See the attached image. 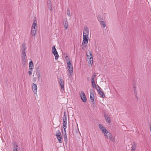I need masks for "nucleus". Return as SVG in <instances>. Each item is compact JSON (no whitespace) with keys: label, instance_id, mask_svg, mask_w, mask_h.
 Wrapping results in <instances>:
<instances>
[{"label":"nucleus","instance_id":"39","mask_svg":"<svg viewBox=\"0 0 151 151\" xmlns=\"http://www.w3.org/2000/svg\"><path fill=\"white\" fill-rule=\"evenodd\" d=\"M37 78L39 80L40 78V75H39V76H37Z\"/></svg>","mask_w":151,"mask_h":151},{"label":"nucleus","instance_id":"16","mask_svg":"<svg viewBox=\"0 0 151 151\" xmlns=\"http://www.w3.org/2000/svg\"><path fill=\"white\" fill-rule=\"evenodd\" d=\"M99 127L101 130V131L103 132L106 131V129L101 124H99Z\"/></svg>","mask_w":151,"mask_h":151},{"label":"nucleus","instance_id":"8","mask_svg":"<svg viewBox=\"0 0 151 151\" xmlns=\"http://www.w3.org/2000/svg\"><path fill=\"white\" fill-rule=\"evenodd\" d=\"M68 69V70L69 74V76H72L73 74V67L72 66H67Z\"/></svg>","mask_w":151,"mask_h":151},{"label":"nucleus","instance_id":"20","mask_svg":"<svg viewBox=\"0 0 151 151\" xmlns=\"http://www.w3.org/2000/svg\"><path fill=\"white\" fill-rule=\"evenodd\" d=\"M91 82L92 83V86L93 88H96V83L94 81V80H91Z\"/></svg>","mask_w":151,"mask_h":151},{"label":"nucleus","instance_id":"9","mask_svg":"<svg viewBox=\"0 0 151 151\" xmlns=\"http://www.w3.org/2000/svg\"><path fill=\"white\" fill-rule=\"evenodd\" d=\"M89 29L88 27H86L83 29V35H88Z\"/></svg>","mask_w":151,"mask_h":151},{"label":"nucleus","instance_id":"18","mask_svg":"<svg viewBox=\"0 0 151 151\" xmlns=\"http://www.w3.org/2000/svg\"><path fill=\"white\" fill-rule=\"evenodd\" d=\"M83 40L85 41H87L88 42V39H89L88 35H83Z\"/></svg>","mask_w":151,"mask_h":151},{"label":"nucleus","instance_id":"3","mask_svg":"<svg viewBox=\"0 0 151 151\" xmlns=\"http://www.w3.org/2000/svg\"><path fill=\"white\" fill-rule=\"evenodd\" d=\"M55 135L57 137L59 142L60 143H61L62 142V136L60 132V130H58L56 131Z\"/></svg>","mask_w":151,"mask_h":151},{"label":"nucleus","instance_id":"29","mask_svg":"<svg viewBox=\"0 0 151 151\" xmlns=\"http://www.w3.org/2000/svg\"><path fill=\"white\" fill-rule=\"evenodd\" d=\"M36 74L37 76H39V75H40V72L39 70H37V71L36 73Z\"/></svg>","mask_w":151,"mask_h":151},{"label":"nucleus","instance_id":"7","mask_svg":"<svg viewBox=\"0 0 151 151\" xmlns=\"http://www.w3.org/2000/svg\"><path fill=\"white\" fill-rule=\"evenodd\" d=\"M106 137L112 141H114V137L112 136L111 134L109 132L107 135H106Z\"/></svg>","mask_w":151,"mask_h":151},{"label":"nucleus","instance_id":"34","mask_svg":"<svg viewBox=\"0 0 151 151\" xmlns=\"http://www.w3.org/2000/svg\"><path fill=\"white\" fill-rule=\"evenodd\" d=\"M33 68V66L29 65V68L30 70H32Z\"/></svg>","mask_w":151,"mask_h":151},{"label":"nucleus","instance_id":"41","mask_svg":"<svg viewBox=\"0 0 151 151\" xmlns=\"http://www.w3.org/2000/svg\"><path fill=\"white\" fill-rule=\"evenodd\" d=\"M97 86H98V88H98V89H100V90L101 89V88H100V87L98 85H97Z\"/></svg>","mask_w":151,"mask_h":151},{"label":"nucleus","instance_id":"13","mask_svg":"<svg viewBox=\"0 0 151 151\" xmlns=\"http://www.w3.org/2000/svg\"><path fill=\"white\" fill-rule=\"evenodd\" d=\"M96 89L97 90L99 93L101 95V96L102 98H104L105 97V95L103 91H101L100 89H98L97 88H96Z\"/></svg>","mask_w":151,"mask_h":151},{"label":"nucleus","instance_id":"6","mask_svg":"<svg viewBox=\"0 0 151 151\" xmlns=\"http://www.w3.org/2000/svg\"><path fill=\"white\" fill-rule=\"evenodd\" d=\"M32 88L34 94H37V86L36 84L33 83L32 84Z\"/></svg>","mask_w":151,"mask_h":151},{"label":"nucleus","instance_id":"10","mask_svg":"<svg viewBox=\"0 0 151 151\" xmlns=\"http://www.w3.org/2000/svg\"><path fill=\"white\" fill-rule=\"evenodd\" d=\"M88 42L87 41H85L83 40L82 43V48L83 49L85 50L86 48V46L87 45Z\"/></svg>","mask_w":151,"mask_h":151},{"label":"nucleus","instance_id":"12","mask_svg":"<svg viewBox=\"0 0 151 151\" xmlns=\"http://www.w3.org/2000/svg\"><path fill=\"white\" fill-rule=\"evenodd\" d=\"M37 31V29H31V33L33 36H35L36 35Z\"/></svg>","mask_w":151,"mask_h":151},{"label":"nucleus","instance_id":"5","mask_svg":"<svg viewBox=\"0 0 151 151\" xmlns=\"http://www.w3.org/2000/svg\"><path fill=\"white\" fill-rule=\"evenodd\" d=\"M81 97L82 101L83 102H86L87 99L84 92L83 91L81 92Z\"/></svg>","mask_w":151,"mask_h":151},{"label":"nucleus","instance_id":"25","mask_svg":"<svg viewBox=\"0 0 151 151\" xmlns=\"http://www.w3.org/2000/svg\"><path fill=\"white\" fill-rule=\"evenodd\" d=\"M47 6L49 8V10L51 11V3L50 1L47 2Z\"/></svg>","mask_w":151,"mask_h":151},{"label":"nucleus","instance_id":"42","mask_svg":"<svg viewBox=\"0 0 151 151\" xmlns=\"http://www.w3.org/2000/svg\"><path fill=\"white\" fill-rule=\"evenodd\" d=\"M89 78H88V77L87 78V79L88 80H89Z\"/></svg>","mask_w":151,"mask_h":151},{"label":"nucleus","instance_id":"22","mask_svg":"<svg viewBox=\"0 0 151 151\" xmlns=\"http://www.w3.org/2000/svg\"><path fill=\"white\" fill-rule=\"evenodd\" d=\"M63 128L64 129V132H65V131H66L65 129H66V128L67 127H66L67 122H63Z\"/></svg>","mask_w":151,"mask_h":151},{"label":"nucleus","instance_id":"11","mask_svg":"<svg viewBox=\"0 0 151 151\" xmlns=\"http://www.w3.org/2000/svg\"><path fill=\"white\" fill-rule=\"evenodd\" d=\"M104 117L105 118L106 121L108 123H111L110 118L108 115L104 114Z\"/></svg>","mask_w":151,"mask_h":151},{"label":"nucleus","instance_id":"2","mask_svg":"<svg viewBox=\"0 0 151 151\" xmlns=\"http://www.w3.org/2000/svg\"><path fill=\"white\" fill-rule=\"evenodd\" d=\"M52 53L55 56V59L57 60L58 58L59 55L58 52L55 48V46L54 45L52 48Z\"/></svg>","mask_w":151,"mask_h":151},{"label":"nucleus","instance_id":"24","mask_svg":"<svg viewBox=\"0 0 151 151\" xmlns=\"http://www.w3.org/2000/svg\"><path fill=\"white\" fill-rule=\"evenodd\" d=\"M65 58L67 63L69 62H71V60L69 57L68 56H65Z\"/></svg>","mask_w":151,"mask_h":151},{"label":"nucleus","instance_id":"28","mask_svg":"<svg viewBox=\"0 0 151 151\" xmlns=\"http://www.w3.org/2000/svg\"><path fill=\"white\" fill-rule=\"evenodd\" d=\"M67 14L69 16H70L71 15L70 14V9L69 8H68L67 9Z\"/></svg>","mask_w":151,"mask_h":151},{"label":"nucleus","instance_id":"19","mask_svg":"<svg viewBox=\"0 0 151 151\" xmlns=\"http://www.w3.org/2000/svg\"><path fill=\"white\" fill-rule=\"evenodd\" d=\"M67 116L66 112H64V115L63 116V122H67Z\"/></svg>","mask_w":151,"mask_h":151},{"label":"nucleus","instance_id":"14","mask_svg":"<svg viewBox=\"0 0 151 151\" xmlns=\"http://www.w3.org/2000/svg\"><path fill=\"white\" fill-rule=\"evenodd\" d=\"M60 84L61 86L62 90H64V82L63 80L60 79L59 81Z\"/></svg>","mask_w":151,"mask_h":151},{"label":"nucleus","instance_id":"17","mask_svg":"<svg viewBox=\"0 0 151 151\" xmlns=\"http://www.w3.org/2000/svg\"><path fill=\"white\" fill-rule=\"evenodd\" d=\"M63 25L66 29H67L68 27V22L67 20H65L63 22Z\"/></svg>","mask_w":151,"mask_h":151},{"label":"nucleus","instance_id":"27","mask_svg":"<svg viewBox=\"0 0 151 151\" xmlns=\"http://www.w3.org/2000/svg\"><path fill=\"white\" fill-rule=\"evenodd\" d=\"M135 144H134L132 146L131 151H135Z\"/></svg>","mask_w":151,"mask_h":151},{"label":"nucleus","instance_id":"35","mask_svg":"<svg viewBox=\"0 0 151 151\" xmlns=\"http://www.w3.org/2000/svg\"><path fill=\"white\" fill-rule=\"evenodd\" d=\"M98 19H99L100 21L101 20L103 21V20L102 18H101V17L100 16H99L98 17Z\"/></svg>","mask_w":151,"mask_h":151},{"label":"nucleus","instance_id":"32","mask_svg":"<svg viewBox=\"0 0 151 151\" xmlns=\"http://www.w3.org/2000/svg\"><path fill=\"white\" fill-rule=\"evenodd\" d=\"M72 66V65L71 64V62H68V63H67V66Z\"/></svg>","mask_w":151,"mask_h":151},{"label":"nucleus","instance_id":"40","mask_svg":"<svg viewBox=\"0 0 151 151\" xmlns=\"http://www.w3.org/2000/svg\"><path fill=\"white\" fill-rule=\"evenodd\" d=\"M36 80H37V78H33V81H36Z\"/></svg>","mask_w":151,"mask_h":151},{"label":"nucleus","instance_id":"23","mask_svg":"<svg viewBox=\"0 0 151 151\" xmlns=\"http://www.w3.org/2000/svg\"><path fill=\"white\" fill-rule=\"evenodd\" d=\"M101 24L102 25L104 28H105L106 27V25L105 22L101 20L100 21Z\"/></svg>","mask_w":151,"mask_h":151},{"label":"nucleus","instance_id":"15","mask_svg":"<svg viewBox=\"0 0 151 151\" xmlns=\"http://www.w3.org/2000/svg\"><path fill=\"white\" fill-rule=\"evenodd\" d=\"M90 99L92 102H93L94 101V95L93 92H92V91H90Z\"/></svg>","mask_w":151,"mask_h":151},{"label":"nucleus","instance_id":"38","mask_svg":"<svg viewBox=\"0 0 151 151\" xmlns=\"http://www.w3.org/2000/svg\"><path fill=\"white\" fill-rule=\"evenodd\" d=\"M86 54H87V56L88 57H90V56L89 55V52H88V53H86Z\"/></svg>","mask_w":151,"mask_h":151},{"label":"nucleus","instance_id":"37","mask_svg":"<svg viewBox=\"0 0 151 151\" xmlns=\"http://www.w3.org/2000/svg\"><path fill=\"white\" fill-rule=\"evenodd\" d=\"M134 94H135V96H136L137 95V93L136 90H134Z\"/></svg>","mask_w":151,"mask_h":151},{"label":"nucleus","instance_id":"1","mask_svg":"<svg viewBox=\"0 0 151 151\" xmlns=\"http://www.w3.org/2000/svg\"><path fill=\"white\" fill-rule=\"evenodd\" d=\"M27 49L26 47V44L23 43L21 48V59L22 63L24 66H25L27 63V57L26 56V52Z\"/></svg>","mask_w":151,"mask_h":151},{"label":"nucleus","instance_id":"21","mask_svg":"<svg viewBox=\"0 0 151 151\" xmlns=\"http://www.w3.org/2000/svg\"><path fill=\"white\" fill-rule=\"evenodd\" d=\"M37 25L36 23L35 22L33 23L31 29H37Z\"/></svg>","mask_w":151,"mask_h":151},{"label":"nucleus","instance_id":"36","mask_svg":"<svg viewBox=\"0 0 151 151\" xmlns=\"http://www.w3.org/2000/svg\"><path fill=\"white\" fill-rule=\"evenodd\" d=\"M32 70H29L28 71V73L29 76H31L32 74Z\"/></svg>","mask_w":151,"mask_h":151},{"label":"nucleus","instance_id":"26","mask_svg":"<svg viewBox=\"0 0 151 151\" xmlns=\"http://www.w3.org/2000/svg\"><path fill=\"white\" fill-rule=\"evenodd\" d=\"M65 134L64 135V141L65 142H67V136L66 135V131H65Z\"/></svg>","mask_w":151,"mask_h":151},{"label":"nucleus","instance_id":"4","mask_svg":"<svg viewBox=\"0 0 151 151\" xmlns=\"http://www.w3.org/2000/svg\"><path fill=\"white\" fill-rule=\"evenodd\" d=\"M89 54L91 56L90 58H89L88 60V66L89 67L91 66L93 62V56L92 53L90 52H89Z\"/></svg>","mask_w":151,"mask_h":151},{"label":"nucleus","instance_id":"31","mask_svg":"<svg viewBox=\"0 0 151 151\" xmlns=\"http://www.w3.org/2000/svg\"><path fill=\"white\" fill-rule=\"evenodd\" d=\"M109 132L107 130H106V131H105L104 132H103L104 133V135L106 136V135H107L108 133Z\"/></svg>","mask_w":151,"mask_h":151},{"label":"nucleus","instance_id":"33","mask_svg":"<svg viewBox=\"0 0 151 151\" xmlns=\"http://www.w3.org/2000/svg\"><path fill=\"white\" fill-rule=\"evenodd\" d=\"M29 65L33 66V64L32 61L31 60L30 61V62H29Z\"/></svg>","mask_w":151,"mask_h":151},{"label":"nucleus","instance_id":"30","mask_svg":"<svg viewBox=\"0 0 151 151\" xmlns=\"http://www.w3.org/2000/svg\"><path fill=\"white\" fill-rule=\"evenodd\" d=\"M96 76V73H94L92 76V78H91V80H93H93H94Z\"/></svg>","mask_w":151,"mask_h":151}]
</instances>
